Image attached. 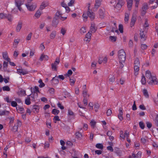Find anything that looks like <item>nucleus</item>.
<instances>
[{"label":"nucleus","instance_id":"nucleus-35","mask_svg":"<svg viewBox=\"0 0 158 158\" xmlns=\"http://www.w3.org/2000/svg\"><path fill=\"white\" fill-rule=\"evenodd\" d=\"M149 25L148 22V21L147 19H146L145 23L143 25L144 30V31H145V30L146 29V27H149Z\"/></svg>","mask_w":158,"mask_h":158},{"label":"nucleus","instance_id":"nucleus-6","mask_svg":"<svg viewBox=\"0 0 158 158\" xmlns=\"http://www.w3.org/2000/svg\"><path fill=\"white\" fill-rule=\"evenodd\" d=\"M118 1L117 3L115 6V8L119 10L124 5V2L123 0H118Z\"/></svg>","mask_w":158,"mask_h":158},{"label":"nucleus","instance_id":"nucleus-44","mask_svg":"<svg viewBox=\"0 0 158 158\" xmlns=\"http://www.w3.org/2000/svg\"><path fill=\"white\" fill-rule=\"evenodd\" d=\"M140 127L142 129H143L145 127V125L142 122H140L139 123Z\"/></svg>","mask_w":158,"mask_h":158},{"label":"nucleus","instance_id":"nucleus-58","mask_svg":"<svg viewBox=\"0 0 158 158\" xmlns=\"http://www.w3.org/2000/svg\"><path fill=\"white\" fill-rule=\"evenodd\" d=\"M129 47L130 48H132L133 46V42L131 40H130L128 43Z\"/></svg>","mask_w":158,"mask_h":158},{"label":"nucleus","instance_id":"nucleus-1","mask_svg":"<svg viewBox=\"0 0 158 158\" xmlns=\"http://www.w3.org/2000/svg\"><path fill=\"white\" fill-rule=\"evenodd\" d=\"M118 56L120 63L121 62L125 61L126 59V54L123 49H121L118 51Z\"/></svg>","mask_w":158,"mask_h":158},{"label":"nucleus","instance_id":"nucleus-53","mask_svg":"<svg viewBox=\"0 0 158 158\" xmlns=\"http://www.w3.org/2000/svg\"><path fill=\"white\" fill-rule=\"evenodd\" d=\"M87 13L86 14L85 13H84V14L83 15L82 17L83 18H84V20L85 21H86L87 20V19L88 18V17L87 16Z\"/></svg>","mask_w":158,"mask_h":158},{"label":"nucleus","instance_id":"nucleus-19","mask_svg":"<svg viewBox=\"0 0 158 158\" xmlns=\"http://www.w3.org/2000/svg\"><path fill=\"white\" fill-rule=\"evenodd\" d=\"M56 31H52L50 35V37L51 39H54L56 35Z\"/></svg>","mask_w":158,"mask_h":158},{"label":"nucleus","instance_id":"nucleus-32","mask_svg":"<svg viewBox=\"0 0 158 158\" xmlns=\"http://www.w3.org/2000/svg\"><path fill=\"white\" fill-rule=\"evenodd\" d=\"M14 40V43L13 44V46L14 48H16L18 44L19 43L20 40Z\"/></svg>","mask_w":158,"mask_h":158},{"label":"nucleus","instance_id":"nucleus-5","mask_svg":"<svg viewBox=\"0 0 158 158\" xmlns=\"http://www.w3.org/2000/svg\"><path fill=\"white\" fill-rule=\"evenodd\" d=\"M147 81L150 85H157L158 83L156 78L154 76L149 80H147Z\"/></svg>","mask_w":158,"mask_h":158},{"label":"nucleus","instance_id":"nucleus-3","mask_svg":"<svg viewBox=\"0 0 158 158\" xmlns=\"http://www.w3.org/2000/svg\"><path fill=\"white\" fill-rule=\"evenodd\" d=\"M30 3L27 2L25 4L28 10L30 11H33L35 10L37 6L36 4H31Z\"/></svg>","mask_w":158,"mask_h":158},{"label":"nucleus","instance_id":"nucleus-42","mask_svg":"<svg viewBox=\"0 0 158 158\" xmlns=\"http://www.w3.org/2000/svg\"><path fill=\"white\" fill-rule=\"evenodd\" d=\"M91 33H90L89 31L85 35V38H88L89 39H91Z\"/></svg>","mask_w":158,"mask_h":158},{"label":"nucleus","instance_id":"nucleus-57","mask_svg":"<svg viewBox=\"0 0 158 158\" xmlns=\"http://www.w3.org/2000/svg\"><path fill=\"white\" fill-rule=\"evenodd\" d=\"M86 30L85 27H82L80 29V32L81 33H84L86 32Z\"/></svg>","mask_w":158,"mask_h":158},{"label":"nucleus","instance_id":"nucleus-15","mask_svg":"<svg viewBox=\"0 0 158 158\" xmlns=\"http://www.w3.org/2000/svg\"><path fill=\"white\" fill-rule=\"evenodd\" d=\"M105 10H104L100 9L99 10V15L100 18L101 19H103L105 17Z\"/></svg>","mask_w":158,"mask_h":158},{"label":"nucleus","instance_id":"nucleus-45","mask_svg":"<svg viewBox=\"0 0 158 158\" xmlns=\"http://www.w3.org/2000/svg\"><path fill=\"white\" fill-rule=\"evenodd\" d=\"M2 89L3 91H9L10 90V88L8 86H6L2 87Z\"/></svg>","mask_w":158,"mask_h":158},{"label":"nucleus","instance_id":"nucleus-52","mask_svg":"<svg viewBox=\"0 0 158 158\" xmlns=\"http://www.w3.org/2000/svg\"><path fill=\"white\" fill-rule=\"evenodd\" d=\"M115 77L114 76H113L112 77L110 78L109 81L110 82L113 83L115 81Z\"/></svg>","mask_w":158,"mask_h":158},{"label":"nucleus","instance_id":"nucleus-40","mask_svg":"<svg viewBox=\"0 0 158 158\" xmlns=\"http://www.w3.org/2000/svg\"><path fill=\"white\" fill-rule=\"evenodd\" d=\"M41 13L40 11L39 10H38L36 12L35 14V16L37 18H38L40 17V15H41Z\"/></svg>","mask_w":158,"mask_h":158},{"label":"nucleus","instance_id":"nucleus-24","mask_svg":"<svg viewBox=\"0 0 158 158\" xmlns=\"http://www.w3.org/2000/svg\"><path fill=\"white\" fill-rule=\"evenodd\" d=\"M30 96V95L28 96L27 98L25 100V103L27 105H29L31 104Z\"/></svg>","mask_w":158,"mask_h":158},{"label":"nucleus","instance_id":"nucleus-55","mask_svg":"<svg viewBox=\"0 0 158 158\" xmlns=\"http://www.w3.org/2000/svg\"><path fill=\"white\" fill-rule=\"evenodd\" d=\"M32 33H29L27 37H26V40H31V36H32Z\"/></svg>","mask_w":158,"mask_h":158},{"label":"nucleus","instance_id":"nucleus-16","mask_svg":"<svg viewBox=\"0 0 158 158\" xmlns=\"http://www.w3.org/2000/svg\"><path fill=\"white\" fill-rule=\"evenodd\" d=\"M146 77L147 79V80H149L152 77L151 72L149 70H147L146 72Z\"/></svg>","mask_w":158,"mask_h":158},{"label":"nucleus","instance_id":"nucleus-34","mask_svg":"<svg viewBox=\"0 0 158 158\" xmlns=\"http://www.w3.org/2000/svg\"><path fill=\"white\" fill-rule=\"evenodd\" d=\"M141 83L143 85H145L146 84V78L144 75H143L141 79Z\"/></svg>","mask_w":158,"mask_h":158},{"label":"nucleus","instance_id":"nucleus-61","mask_svg":"<svg viewBox=\"0 0 158 158\" xmlns=\"http://www.w3.org/2000/svg\"><path fill=\"white\" fill-rule=\"evenodd\" d=\"M70 84L71 85H73L75 83V81L72 79H70Z\"/></svg>","mask_w":158,"mask_h":158},{"label":"nucleus","instance_id":"nucleus-64","mask_svg":"<svg viewBox=\"0 0 158 158\" xmlns=\"http://www.w3.org/2000/svg\"><path fill=\"white\" fill-rule=\"evenodd\" d=\"M76 136L77 137V138H80L82 136V135L80 133L77 132L76 133Z\"/></svg>","mask_w":158,"mask_h":158},{"label":"nucleus","instance_id":"nucleus-12","mask_svg":"<svg viewBox=\"0 0 158 158\" xmlns=\"http://www.w3.org/2000/svg\"><path fill=\"white\" fill-rule=\"evenodd\" d=\"M22 25L23 23L22 22H19L18 23L15 28L16 32H19L20 31L22 27Z\"/></svg>","mask_w":158,"mask_h":158},{"label":"nucleus","instance_id":"nucleus-47","mask_svg":"<svg viewBox=\"0 0 158 158\" xmlns=\"http://www.w3.org/2000/svg\"><path fill=\"white\" fill-rule=\"evenodd\" d=\"M53 120L55 123H56V121H59L60 120L59 116H55Z\"/></svg>","mask_w":158,"mask_h":158},{"label":"nucleus","instance_id":"nucleus-30","mask_svg":"<svg viewBox=\"0 0 158 158\" xmlns=\"http://www.w3.org/2000/svg\"><path fill=\"white\" fill-rule=\"evenodd\" d=\"M129 14L126 13L125 14V17L124 18V21L126 22H127L129 18Z\"/></svg>","mask_w":158,"mask_h":158},{"label":"nucleus","instance_id":"nucleus-27","mask_svg":"<svg viewBox=\"0 0 158 158\" xmlns=\"http://www.w3.org/2000/svg\"><path fill=\"white\" fill-rule=\"evenodd\" d=\"M39 111V107L38 106H34L33 107V111L34 113H37Z\"/></svg>","mask_w":158,"mask_h":158},{"label":"nucleus","instance_id":"nucleus-9","mask_svg":"<svg viewBox=\"0 0 158 158\" xmlns=\"http://www.w3.org/2000/svg\"><path fill=\"white\" fill-rule=\"evenodd\" d=\"M87 15L91 20H93L94 19L95 15L94 13L90 12L89 11H88L87 12Z\"/></svg>","mask_w":158,"mask_h":158},{"label":"nucleus","instance_id":"nucleus-63","mask_svg":"<svg viewBox=\"0 0 158 158\" xmlns=\"http://www.w3.org/2000/svg\"><path fill=\"white\" fill-rule=\"evenodd\" d=\"M54 89L52 88H51L49 89L48 91L51 94H53L54 93Z\"/></svg>","mask_w":158,"mask_h":158},{"label":"nucleus","instance_id":"nucleus-4","mask_svg":"<svg viewBox=\"0 0 158 158\" xmlns=\"http://www.w3.org/2000/svg\"><path fill=\"white\" fill-rule=\"evenodd\" d=\"M60 62L59 58H57L56 59L54 63L51 64L52 69L55 71H56L57 66L59 64Z\"/></svg>","mask_w":158,"mask_h":158},{"label":"nucleus","instance_id":"nucleus-36","mask_svg":"<svg viewBox=\"0 0 158 158\" xmlns=\"http://www.w3.org/2000/svg\"><path fill=\"white\" fill-rule=\"evenodd\" d=\"M59 112V110L55 109H53L52 111V113L55 115L58 114Z\"/></svg>","mask_w":158,"mask_h":158},{"label":"nucleus","instance_id":"nucleus-21","mask_svg":"<svg viewBox=\"0 0 158 158\" xmlns=\"http://www.w3.org/2000/svg\"><path fill=\"white\" fill-rule=\"evenodd\" d=\"M48 6L47 4L45 2H43L41 4L40 7V9L41 10L44 9Z\"/></svg>","mask_w":158,"mask_h":158},{"label":"nucleus","instance_id":"nucleus-39","mask_svg":"<svg viewBox=\"0 0 158 158\" xmlns=\"http://www.w3.org/2000/svg\"><path fill=\"white\" fill-rule=\"evenodd\" d=\"M135 65H139L140 64L139 60L138 58H136L134 62Z\"/></svg>","mask_w":158,"mask_h":158},{"label":"nucleus","instance_id":"nucleus-8","mask_svg":"<svg viewBox=\"0 0 158 158\" xmlns=\"http://www.w3.org/2000/svg\"><path fill=\"white\" fill-rule=\"evenodd\" d=\"M58 23L59 20L56 17H54L52 21V26L54 27H56Z\"/></svg>","mask_w":158,"mask_h":158},{"label":"nucleus","instance_id":"nucleus-54","mask_svg":"<svg viewBox=\"0 0 158 158\" xmlns=\"http://www.w3.org/2000/svg\"><path fill=\"white\" fill-rule=\"evenodd\" d=\"M17 110L21 112L24 109L22 107L18 106L16 108Z\"/></svg>","mask_w":158,"mask_h":158},{"label":"nucleus","instance_id":"nucleus-23","mask_svg":"<svg viewBox=\"0 0 158 158\" xmlns=\"http://www.w3.org/2000/svg\"><path fill=\"white\" fill-rule=\"evenodd\" d=\"M62 15V14L60 13V11L59 10H58L56 13L55 17H56V18H59L60 17L62 19V18H63V17H62L61 16Z\"/></svg>","mask_w":158,"mask_h":158},{"label":"nucleus","instance_id":"nucleus-13","mask_svg":"<svg viewBox=\"0 0 158 158\" xmlns=\"http://www.w3.org/2000/svg\"><path fill=\"white\" fill-rule=\"evenodd\" d=\"M2 57L6 61H9L10 59L7 52H4L2 53Z\"/></svg>","mask_w":158,"mask_h":158},{"label":"nucleus","instance_id":"nucleus-56","mask_svg":"<svg viewBox=\"0 0 158 158\" xmlns=\"http://www.w3.org/2000/svg\"><path fill=\"white\" fill-rule=\"evenodd\" d=\"M120 136L121 138L123 139H125V136L124 135V134H123V131H120Z\"/></svg>","mask_w":158,"mask_h":158},{"label":"nucleus","instance_id":"nucleus-50","mask_svg":"<svg viewBox=\"0 0 158 158\" xmlns=\"http://www.w3.org/2000/svg\"><path fill=\"white\" fill-rule=\"evenodd\" d=\"M118 30L121 33H123V26L122 24L119 25Z\"/></svg>","mask_w":158,"mask_h":158},{"label":"nucleus","instance_id":"nucleus-38","mask_svg":"<svg viewBox=\"0 0 158 158\" xmlns=\"http://www.w3.org/2000/svg\"><path fill=\"white\" fill-rule=\"evenodd\" d=\"M96 147L98 148L102 149L103 148V146L101 143H98L96 144Z\"/></svg>","mask_w":158,"mask_h":158},{"label":"nucleus","instance_id":"nucleus-20","mask_svg":"<svg viewBox=\"0 0 158 158\" xmlns=\"http://www.w3.org/2000/svg\"><path fill=\"white\" fill-rule=\"evenodd\" d=\"M49 58L48 56L47 55H44V54H42L40 58V61H42L44 59H45V60H48Z\"/></svg>","mask_w":158,"mask_h":158},{"label":"nucleus","instance_id":"nucleus-62","mask_svg":"<svg viewBox=\"0 0 158 158\" xmlns=\"http://www.w3.org/2000/svg\"><path fill=\"white\" fill-rule=\"evenodd\" d=\"M147 126L148 128H150L152 126V124L151 123L149 122H147L146 123Z\"/></svg>","mask_w":158,"mask_h":158},{"label":"nucleus","instance_id":"nucleus-33","mask_svg":"<svg viewBox=\"0 0 158 158\" xmlns=\"http://www.w3.org/2000/svg\"><path fill=\"white\" fill-rule=\"evenodd\" d=\"M10 62V61H4L3 64V67L4 69H6L8 65V62Z\"/></svg>","mask_w":158,"mask_h":158},{"label":"nucleus","instance_id":"nucleus-43","mask_svg":"<svg viewBox=\"0 0 158 158\" xmlns=\"http://www.w3.org/2000/svg\"><path fill=\"white\" fill-rule=\"evenodd\" d=\"M156 125L158 127V114L156 115L154 120Z\"/></svg>","mask_w":158,"mask_h":158},{"label":"nucleus","instance_id":"nucleus-10","mask_svg":"<svg viewBox=\"0 0 158 158\" xmlns=\"http://www.w3.org/2000/svg\"><path fill=\"white\" fill-rule=\"evenodd\" d=\"M17 73L20 74H22L23 75L28 74V72L23 69H17Z\"/></svg>","mask_w":158,"mask_h":158},{"label":"nucleus","instance_id":"nucleus-17","mask_svg":"<svg viewBox=\"0 0 158 158\" xmlns=\"http://www.w3.org/2000/svg\"><path fill=\"white\" fill-rule=\"evenodd\" d=\"M127 1L128 10H130L133 4V0H127Z\"/></svg>","mask_w":158,"mask_h":158},{"label":"nucleus","instance_id":"nucleus-49","mask_svg":"<svg viewBox=\"0 0 158 158\" xmlns=\"http://www.w3.org/2000/svg\"><path fill=\"white\" fill-rule=\"evenodd\" d=\"M66 32V30L65 28H62L61 29L60 33L62 34L63 35H64Z\"/></svg>","mask_w":158,"mask_h":158},{"label":"nucleus","instance_id":"nucleus-28","mask_svg":"<svg viewBox=\"0 0 158 158\" xmlns=\"http://www.w3.org/2000/svg\"><path fill=\"white\" fill-rule=\"evenodd\" d=\"M143 95L146 98H148L149 97V95L148 92V91L146 89H143Z\"/></svg>","mask_w":158,"mask_h":158},{"label":"nucleus","instance_id":"nucleus-2","mask_svg":"<svg viewBox=\"0 0 158 158\" xmlns=\"http://www.w3.org/2000/svg\"><path fill=\"white\" fill-rule=\"evenodd\" d=\"M15 3L16 6L18 8V9L20 11H22L23 10L21 6L23 4L24 1L22 0H15Z\"/></svg>","mask_w":158,"mask_h":158},{"label":"nucleus","instance_id":"nucleus-11","mask_svg":"<svg viewBox=\"0 0 158 158\" xmlns=\"http://www.w3.org/2000/svg\"><path fill=\"white\" fill-rule=\"evenodd\" d=\"M101 5V2L100 1L97 0L95 1V3L94 5V9L96 10L99 8Z\"/></svg>","mask_w":158,"mask_h":158},{"label":"nucleus","instance_id":"nucleus-60","mask_svg":"<svg viewBox=\"0 0 158 158\" xmlns=\"http://www.w3.org/2000/svg\"><path fill=\"white\" fill-rule=\"evenodd\" d=\"M141 48L143 49H145L147 48V46L145 44H142L141 46Z\"/></svg>","mask_w":158,"mask_h":158},{"label":"nucleus","instance_id":"nucleus-59","mask_svg":"<svg viewBox=\"0 0 158 158\" xmlns=\"http://www.w3.org/2000/svg\"><path fill=\"white\" fill-rule=\"evenodd\" d=\"M18 128V127H17V126L15 125L13 127V131L14 132L16 131H17Z\"/></svg>","mask_w":158,"mask_h":158},{"label":"nucleus","instance_id":"nucleus-26","mask_svg":"<svg viewBox=\"0 0 158 158\" xmlns=\"http://www.w3.org/2000/svg\"><path fill=\"white\" fill-rule=\"evenodd\" d=\"M52 81L53 83L54 84H57L59 83V80L58 79L56 78V77H53Z\"/></svg>","mask_w":158,"mask_h":158},{"label":"nucleus","instance_id":"nucleus-29","mask_svg":"<svg viewBox=\"0 0 158 158\" xmlns=\"http://www.w3.org/2000/svg\"><path fill=\"white\" fill-rule=\"evenodd\" d=\"M100 107V105L98 103H95L94 105V108L95 110V111L97 112L98 111V110Z\"/></svg>","mask_w":158,"mask_h":158},{"label":"nucleus","instance_id":"nucleus-18","mask_svg":"<svg viewBox=\"0 0 158 158\" xmlns=\"http://www.w3.org/2000/svg\"><path fill=\"white\" fill-rule=\"evenodd\" d=\"M31 90L32 93L33 92L34 94L36 93V95H37V92H39V88L38 87L35 86V88H31Z\"/></svg>","mask_w":158,"mask_h":158},{"label":"nucleus","instance_id":"nucleus-37","mask_svg":"<svg viewBox=\"0 0 158 158\" xmlns=\"http://www.w3.org/2000/svg\"><path fill=\"white\" fill-rule=\"evenodd\" d=\"M140 35L141 39H144V40H146V37L144 34L143 31L140 32Z\"/></svg>","mask_w":158,"mask_h":158},{"label":"nucleus","instance_id":"nucleus-48","mask_svg":"<svg viewBox=\"0 0 158 158\" xmlns=\"http://www.w3.org/2000/svg\"><path fill=\"white\" fill-rule=\"evenodd\" d=\"M7 15H5L3 13H0V19H4L5 18H7Z\"/></svg>","mask_w":158,"mask_h":158},{"label":"nucleus","instance_id":"nucleus-25","mask_svg":"<svg viewBox=\"0 0 158 158\" xmlns=\"http://www.w3.org/2000/svg\"><path fill=\"white\" fill-rule=\"evenodd\" d=\"M9 114V111L6 110H0V115H4Z\"/></svg>","mask_w":158,"mask_h":158},{"label":"nucleus","instance_id":"nucleus-31","mask_svg":"<svg viewBox=\"0 0 158 158\" xmlns=\"http://www.w3.org/2000/svg\"><path fill=\"white\" fill-rule=\"evenodd\" d=\"M90 124L91 127L94 128L96 125V122L94 120H92L90 122Z\"/></svg>","mask_w":158,"mask_h":158},{"label":"nucleus","instance_id":"nucleus-7","mask_svg":"<svg viewBox=\"0 0 158 158\" xmlns=\"http://www.w3.org/2000/svg\"><path fill=\"white\" fill-rule=\"evenodd\" d=\"M148 7L147 4L144 3L143 5L141 10V14L142 16L144 15L146 13V10L148 9Z\"/></svg>","mask_w":158,"mask_h":158},{"label":"nucleus","instance_id":"nucleus-22","mask_svg":"<svg viewBox=\"0 0 158 158\" xmlns=\"http://www.w3.org/2000/svg\"><path fill=\"white\" fill-rule=\"evenodd\" d=\"M135 71V75H137L138 74V72L139 70V65H135L134 67Z\"/></svg>","mask_w":158,"mask_h":158},{"label":"nucleus","instance_id":"nucleus-14","mask_svg":"<svg viewBox=\"0 0 158 158\" xmlns=\"http://www.w3.org/2000/svg\"><path fill=\"white\" fill-rule=\"evenodd\" d=\"M97 30L95 26V24L92 23L91 24V26L90 28V31L91 33H94Z\"/></svg>","mask_w":158,"mask_h":158},{"label":"nucleus","instance_id":"nucleus-41","mask_svg":"<svg viewBox=\"0 0 158 158\" xmlns=\"http://www.w3.org/2000/svg\"><path fill=\"white\" fill-rule=\"evenodd\" d=\"M12 106L13 107H16L17 106V104L15 101H12L10 102Z\"/></svg>","mask_w":158,"mask_h":158},{"label":"nucleus","instance_id":"nucleus-51","mask_svg":"<svg viewBox=\"0 0 158 158\" xmlns=\"http://www.w3.org/2000/svg\"><path fill=\"white\" fill-rule=\"evenodd\" d=\"M109 38L110 40L113 42H115L116 40V37L114 36H110Z\"/></svg>","mask_w":158,"mask_h":158},{"label":"nucleus","instance_id":"nucleus-46","mask_svg":"<svg viewBox=\"0 0 158 158\" xmlns=\"http://www.w3.org/2000/svg\"><path fill=\"white\" fill-rule=\"evenodd\" d=\"M75 2V0H70L69 2L68 3L69 6H71L73 5Z\"/></svg>","mask_w":158,"mask_h":158}]
</instances>
